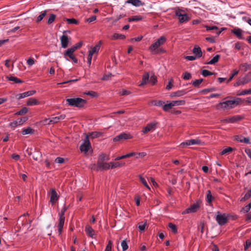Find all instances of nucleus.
Returning <instances> with one entry per match:
<instances>
[{
    "label": "nucleus",
    "instance_id": "obj_15",
    "mask_svg": "<svg viewBox=\"0 0 251 251\" xmlns=\"http://www.w3.org/2000/svg\"><path fill=\"white\" fill-rule=\"evenodd\" d=\"M70 39L67 35L63 34L61 36L60 41L63 48L65 49L68 47Z\"/></svg>",
    "mask_w": 251,
    "mask_h": 251
},
{
    "label": "nucleus",
    "instance_id": "obj_49",
    "mask_svg": "<svg viewBox=\"0 0 251 251\" xmlns=\"http://www.w3.org/2000/svg\"><path fill=\"white\" fill-rule=\"evenodd\" d=\"M55 17L56 16L54 14H50L47 21L48 24H51V23H52L55 20Z\"/></svg>",
    "mask_w": 251,
    "mask_h": 251
},
{
    "label": "nucleus",
    "instance_id": "obj_30",
    "mask_svg": "<svg viewBox=\"0 0 251 251\" xmlns=\"http://www.w3.org/2000/svg\"><path fill=\"white\" fill-rule=\"evenodd\" d=\"M27 105H38L40 103V102L34 98H30L27 101Z\"/></svg>",
    "mask_w": 251,
    "mask_h": 251
},
{
    "label": "nucleus",
    "instance_id": "obj_29",
    "mask_svg": "<svg viewBox=\"0 0 251 251\" xmlns=\"http://www.w3.org/2000/svg\"><path fill=\"white\" fill-rule=\"evenodd\" d=\"M172 107L176 106L183 105L185 104L184 100H174L170 102Z\"/></svg>",
    "mask_w": 251,
    "mask_h": 251
},
{
    "label": "nucleus",
    "instance_id": "obj_62",
    "mask_svg": "<svg viewBox=\"0 0 251 251\" xmlns=\"http://www.w3.org/2000/svg\"><path fill=\"white\" fill-rule=\"evenodd\" d=\"M97 19V17L95 15L91 16V17L87 19L86 21L88 23H91L94 21H95Z\"/></svg>",
    "mask_w": 251,
    "mask_h": 251
},
{
    "label": "nucleus",
    "instance_id": "obj_50",
    "mask_svg": "<svg viewBox=\"0 0 251 251\" xmlns=\"http://www.w3.org/2000/svg\"><path fill=\"white\" fill-rule=\"evenodd\" d=\"M201 74L203 76L206 77L213 74V73L207 70H203L202 71Z\"/></svg>",
    "mask_w": 251,
    "mask_h": 251
},
{
    "label": "nucleus",
    "instance_id": "obj_52",
    "mask_svg": "<svg viewBox=\"0 0 251 251\" xmlns=\"http://www.w3.org/2000/svg\"><path fill=\"white\" fill-rule=\"evenodd\" d=\"M168 226L174 233H176L177 232L176 227L174 224L170 223L168 224Z\"/></svg>",
    "mask_w": 251,
    "mask_h": 251
},
{
    "label": "nucleus",
    "instance_id": "obj_64",
    "mask_svg": "<svg viewBox=\"0 0 251 251\" xmlns=\"http://www.w3.org/2000/svg\"><path fill=\"white\" fill-rule=\"evenodd\" d=\"M55 162L57 163L62 164L64 163V159L63 158L58 157L55 159Z\"/></svg>",
    "mask_w": 251,
    "mask_h": 251
},
{
    "label": "nucleus",
    "instance_id": "obj_24",
    "mask_svg": "<svg viewBox=\"0 0 251 251\" xmlns=\"http://www.w3.org/2000/svg\"><path fill=\"white\" fill-rule=\"evenodd\" d=\"M101 44V41H100L95 47L92 48L91 50H89V53H91L92 55L95 53H98L100 49Z\"/></svg>",
    "mask_w": 251,
    "mask_h": 251
},
{
    "label": "nucleus",
    "instance_id": "obj_59",
    "mask_svg": "<svg viewBox=\"0 0 251 251\" xmlns=\"http://www.w3.org/2000/svg\"><path fill=\"white\" fill-rule=\"evenodd\" d=\"M251 208V202L243 208L244 212H248Z\"/></svg>",
    "mask_w": 251,
    "mask_h": 251
},
{
    "label": "nucleus",
    "instance_id": "obj_55",
    "mask_svg": "<svg viewBox=\"0 0 251 251\" xmlns=\"http://www.w3.org/2000/svg\"><path fill=\"white\" fill-rule=\"evenodd\" d=\"M27 120V118L26 117H22L20 119H17L18 123L19 125H23L24 123H25Z\"/></svg>",
    "mask_w": 251,
    "mask_h": 251
},
{
    "label": "nucleus",
    "instance_id": "obj_18",
    "mask_svg": "<svg viewBox=\"0 0 251 251\" xmlns=\"http://www.w3.org/2000/svg\"><path fill=\"white\" fill-rule=\"evenodd\" d=\"M235 140L241 143H244L250 144L251 143L249 137H244L241 135H236L235 136Z\"/></svg>",
    "mask_w": 251,
    "mask_h": 251
},
{
    "label": "nucleus",
    "instance_id": "obj_34",
    "mask_svg": "<svg viewBox=\"0 0 251 251\" xmlns=\"http://www.w3.org/2000/svg\"><path fill=\"white\" fill-rule=\"evenodd\" d=\"M64 57L67 60H69V59L67 58V56H68L70 58L74 56V52L69 49L64 52Z\"/></svg>",
    "mask_w": 251,
    "mask_h": 251
},
{
    "label": "nucleus",
    "instance_id": "obj_54",
    "mask_svg": "<svg viewBox=\"0 0 251 251\" xmlns=\"http://www.w3.org/2000/svg\"><path fill=\"white\" fill-rule=\"evenodd\" d=\"M108 159V158L106 154H102L99 156L98 161H105V160H107Z\"/></svg>",
    "mask_w": 251,
    "mask_h": 251
},
{
    "label": "nucleus",
    "instance_id": "obj_8",
    "mask_svg": "<svg viewBox=\"0 0 251 251\" xmlns=\"http://www.w3.org/2000/svg\"><path fill=\"white\" fill-rule=\"evenodd\" d=\"M91 148V143L89 140V136H86L83 143L80 147V150L82 152H87Z\"/></svg>",
    "mask_w": 251,
    "mask_h": 251
},
{
    "label": "nucleus",
    "instance_id": "obj_20",
    "mask_svg": "<svg viewBox=\"0 0 251 251\" xmlns=\"http://www.w3.org/2000/svg\"><path fill=\"white\" fill-rule=\"evenodd\" d=\"M242 117L239 115H236L232 117L225 119L224 121L227 123H233L242 119Z\"/></svg>",
    "mask_w": 251,
    "mask_h": 251
},
{
    "label": "nucleus",
    "instance_id": "obj_43",
    "mask_svg": "<svg viewBox=\"0 0 251 251\" xmlns=\"http://www.w3.org/2000/svg\"><path fill=\"white\" fill-rule=\"evenodd\" d=\"M233 150V149L231 147H228L224 149L221 152L222 155H224L226 153H228L231 152Z\"/></svg>",
    "mask_w": 251,
    "mask_h": 251
},
{
    "label": "nucleus",
    "instance_id": "obj_22",
    "mask_svg": "<svg viewBox=\"0 0 251 251\" xmlns=\"http://www.w3.org/2000/svg\"><path fill=\"white\" fill-rule=\"evenodd\" d=\"M193 53L195 54V56L197 58L201 57L202 54L201 48L197 45L195 46L194 49H193Z\"/></svg>",
    "mask_w": 251,
    "mask_h": 251
},
{
    "label": "nucleus",
    "instance_id": "obj_14",
    "mask_svg": "<svg viewBox=\"0 0 251 251\" xmlns=\"http://www.w3.org/2000/svg\"><path fill=\"white\" fill-rule=\"evenodd\" d=\"M59 195L57 194L54 189H51L50 190V202L53 205L58 200Z\"/></svg>",
    "mask_w": 251,
    "mask_h": 251
},
{
    "label": "nucleus",
    "instance_id": "obj_3",
    "mask_svg": "<svg viewBox=\"0 0 251 251\" xmlns=\"http://www.w3.org/2000/svg\"><path fill=\"white\" fill-rule=\"evenodd\" d=\"M175 15L177 17L180 23L188 22L190 20L188 15L185 13L184 10L177 8L175 11Z\"/></svg>",
    "mask_w": 251,
    "mask_h": 251
},
{
    "label": "nucleus",
    "instance_id": "obj_31",
    "mask_svg": "<svg viewBox=\"0 0 251 251\" xmlns=\"http://www.w3.org/2000/svg\"><path fill=\"white\" fill-rule=\"evenodd\" d=\"M239 67L241 69L246 72L248 70H251V64L243 63L240 65Z\"/></svg>",
    "mask_w": 251,
    "mask_h": 251
},
{
    "label": "nucleus",
    "instance_id": "obj_51",
    "mask_svg": "<svg viewBox=\"0 0 251 251\" xmlns=\"http://www.w3.org/2000/svg\"><path fill=\"white\" fill-rule=\"evenodd\" d=\"M121 246L122 247L123 251H126L128 248V246L126 240H123L121 242Z\"/></svg>",
    "mask_w": 251,
    "mask_h": 251
},
{
    "label": "nucleus",
    "instance_id": "obj_21",
    "mask_svg": "<svg viewBox=\"0 0 251 251\" xmlns=\"http://www.w3.org/2000/svg\"><path fill=\"white\" fill-rule=\"evenodd\" d=\"M187 93V91L185 90H178L176 92H172L170 94L171 97H179L185 95Z\"/></svg>",
    "mask_w": 251,
    "mask_h": 251
},
{
    "label": "nucleus",
    "instance_id": "obj_11",
    "mask_svg": "<svg viewBox=\"0 0 251 251\" xmlns=\"http://www.w3.org/2000/svg\"><path fill=\"white\" fill-rule=\"evenodd\" d=\"M216 220L219 225L222 226L225 225L227 221V217L225 214H222L219 212H217Z\"/></svg>",
    "mask_w": 251,
    "mask_h": 251
},
{
    "label": "nucleus",
    "instance_id": "obj_56",
    "mask_svg": "<svg viewBox=\"0 0 251 251\" xmlns=\"http://www.w3.org/2000/svg\"><path fill=\"white\" fill-rule=\"evenodd\" d=\"M18 126H20V125L18 123L17 120H15L12 122H11L9 124L10 127H11V128H15L16 127H17Z\"/></svg>",
    "mask_w": 251,
    "mask_h": 251
},
{
    "label": "nucleus",
    "instance_id": "obj_37",
    "mask_svg": "<svg viewBox=\"0 0 251 251\" xmlns=\"http://www.w3.org/2000/svg\"><path fill=\"white\" fill-rule=\"evenodd\" d=\"M33 130L31 127H28L27 128L24 129L22 131V133L23 135H26V134H32L33 133Z\"/></svg>",
    "mask_w": 251,
    "mask_h": 251
},
{
    "label": "nucleus",
    "instance_id": "obj_5",
    "mask_svg": "<svg viewBox=\"0 0 251 251\" xmlns=\"http://www.w3.org/2000/svg\"><path fill=\"white\" fill-rule=\"evenodd\" d=\"M251 81V72H249L244 76L240 78L234 84V87L243 85Z\"/></svg>",
    "mask_w": 251,
    "mask_h": 251
},
{
    "label": "nucleus",
    "instance_id": "obj_10",
    "mask_svg": "<svg viewBox=\"0 0 251 251\" xmlns=\"http://www.w3.org/2000/svg\"><path fill=\"white\" fill-rule=\"evenodd\" d=\"M201 144V140L199 139H191L186 140L185 142L181 143L180 144V147L181 148H184L186 146L194 145H200Z\"/></svg>",
    "mask_w": 251,
    "mask_h": 251
},
{
    "label": "nucleus",
    "instance_id": "obj_17",
    "mask_svg": "<svg viewBox=\"0 0 251 251\" xmlns=\"http://www.w3.org/2000/svg\"><path fill=\"white\" fill-rule=\"evenodd\" d=\"M231 32L235 35L237 38L240 39H244V37L243 36L244 31L240 28H235L231 30Z\"/></svg>",
    "mask_w": 251,
    "mask_h": 251
},
{
    "label": "nucleus",
    "instance_id": "obj_47",
    "mask_svg": "<svg viewBox=\"0 0 251 251\" xmlns=\"http://www.w3.org/2000/svg\"><path fill=\"white\" fill-rule=\"evenodd\" d=\"M59 122L57 116L53 117L50 120V122H48V125L53 124L57 123Z\"/></svg>",
    "mask_w": 251,
    "mask_h": 251
},
{
    "label": "nucleus",
    "instance_id": "obj_60",
    "mask_svg": "<svg viewBox=\"0 0 251 251\" xmlns=\"http://www.w3.org/2000/svg\"><path fill=\"white\" fill-rule=\"evenodd\" d=\"M191 77V75L188 72H185L183 75V78L185 80H188L190 79Z\"/></svg>",
    "mask_w": 251,
    "mask_h": 251
},
{
    "label": "nucleus",
    "instance_id": "obj_7",
    "mask_svg": "<svg viewBox=\"0 0 251 251\" xmlns=\"http://www.w3.org/2000/svg\"><path fill=\"white\" fill-rule=\"evenodd\" d=\"M66 208H64L63 210H62L61 212L59 213V223L57 226L58 228V232L59 234H61L62 232L63 227L64 225L65 222V216L64 213L66 210Z\"/></svg>",
    "mask_w": 251,
    "mask_h": 251
},
{
    "label": "nucleus",
    "instance_id": "obj_61",
    "mask_svg": "<svg viewBox=\"0 0 251 251\" xmlns=\"http://www.w3.org/2000/svg\"><path fill=\"white\" fill-rule=\"evenodd\" d=\"M251 246V240L248 239L246 241V245L245 246V250H247Z\"/></svg>",
    "mask_w": 251,
    "mask_h": 251
},
{
    "label": "nucleus",
    "instance_id": "obj_9",
    "mask_svg": "<svg viewBox=\"0 0 251 251\" xmlns=\"http://www.w3.org/2000/svg\"><path fill=\"white\" fill-rule=\"evenodd\" d=\"M132 136L126 133H122L120 134L115 136L113 139V142H118L120 141H123L125 140L129 139L132 138Z\"/></svg>",
    "mask_w": 251,
    "mask_h": 251
},
{
    "label": "nucleus",
    "instance_id": "obj_38",
    "mask_svg": "<svg viewBox=\"0 0 251 251\" xmlns=\"http://www.w3.org/2000/svg\"><path fill=\"white\" fill-rule=\"evenodd\" d=\"M126 38L125 35L119 34V33H115L112 37V39L114 40L116 39H124Z\"/></svg>",
    "mask_w": 251,
    "mask_h": 251
},
{
    "label": "nucleus",
    "instance_id": "obj_19",
    "mask_svg": "<svg viewBox=\"0 0 251 251\" xmlns=\"http://www.w3.org/2000/svg\"><path fill=\"white\" fill-rule=\"evenodd\" d=\"M126 3L131 4L136 7L143 6L145 5V3L140 0H127L126 1Z\"/></svg>",
    "mask_w": 251,
    "mask_h": 251
},
{
    "label": "nucleus",
    "instance_id": "obj_25",
    "mask_svg": "<svg viewBox=\"0 0 251 251\" xmlns=\"http://www.w3.org/2000/svg\"><path fill=\"white\" fill-rule=\"evenodd\" d=\"M85 232L91 238H94L95 235V231L92 227L89 226H87L85 227Z\"/></svg>",
    "mask_w": 251,
    "mask_h": 251
},
{
    "label": "nucleus",
    "instance_id": "obj_39",
    "mask_svg": "<svg viewBox=\"0 0 251 251\" xmlns=\"http://www.w3.org/2000/svg\"><path fill=\"white\" fill-rule=\"evenodd\" d=\"M139 179L140 181L142 182V183L148 189H150V187H149V185L147 183V181L146 180L145 178H144L142 176L140 175L139 176Z\"/></svg>",
    "mask_w": 251,
    "mask_h": 251
},
{
    "label": "nucleus",
    "instance_id": "obj_28",
    "mask_svg": "<svg viewBox=\"0 0 251 251\" xmlns=\"http://www.w3.org/2000/svg\"><path fill=\"white\" fill-rule=\"evenodd\" d=\"M214 197L211 194V191L210 190H208L206 192V201L207 203L211 205L213 200H214Z\"/></svg>",
    "mask_w": 251,
    "mask_h": 251
},
{
    "label": "nucleus",
    "instance_id": "obj_63",
    "mask_svg": "<svg viewBox=\"0 0 251 251\" xmlns=\"http://www.w3.org/2000/svg\"><path fill=\"white\" fill-rule=\"evenodd\" d=\"M112 242L109 241L105 250V251H111Z\"/></svg>",
    "mask_w": 251,
    "mask_h": 251
},
{
    "label": "nucleus",
    "instance_id": "obj_42",
    "mask_svg": "<svg viewBox=\"0 0 251 251\" xmlns=\"http://www.w3.org/2000/svg\"><path fill=\"white\" fill-rule=\"evenodd\" d=\"M251 197V189L249 190L245 194V196L241 199V201H245Z\"/></svg>",
    "mask_w": 251,
    "mask_h": 251
},
{
    "label": "nucleus",
    "instance_id": "obj_6",
    "mask_svg": "<svg viewBox=\"0 0 251 251\" xmlns=\"http://www.w3.org/2000/svg\"><path fill=\"white\" fill-rule=\"evenodd\" d=\"M201 203V202L200 201H197L196 202L193 203L189 207L184 210L182 214H186L197 212L200 208Z\"/></svg>",
    "mask_w": 251,
    "mask_h": 251
},
{
    "label": "nucleus",
    "instance_id": "obj_12",
    "mask_svg": "<svg viewBox=\"0 0 251 251\" xmlns=\"http://www.w3.org/2000/svg\"><path fill=\"white\" fill-rule=\"evenodd\" d=\"M110 169V163H107L104 161H98L97 171L106 170Z\"/></svg>",
    "mask_w": 251,
    "mask_h": 251
},
{
    "label": "nucleus",
    "instance_id": "obj_46",
    "mask_svg": "<svg viewBox=\"0 0 251 251\" xmlns=\"http://www.w3.org/2000/svg\"><path fill=\"white\" fill-rule=\"evenodd\" d=\"M163 109L165 111H168L173 107L171 102H169L165 104H163Z\"/></svg>",
    "mask_w": 251,
    "mask_h": 251
},
{
    "label": "nucleus",
    "instance_id": "obj_57",
    "mask_svg": "<svg viewBox=\"0 0 251 251\" xmlns=\"http://www.w3.org/2000/svg\"><path fill=\"white\" fill-rule=\"evenodd\" d=\"M174 82V80L173 78H171L169 80V83L168 85L166 86V89L167 90H170L173 86V83Z\"/></svg>",
    "mask_w": 251,
    "mask_h": 251
},
{
    "label": "nucleus",
    "instance_id": "obj_45",
    "mask_svg": "<svg viewBox=\"0 0 251 251\" xmlns=\"http://www.w3.org/2000/svg\"><path fill=\"white\" fill-rule=\"evenodd\" d=\"M238 73H239L238 70H237L236 69H234L232 73L231 74L229 78L228 79L227 82L230 81L233 79L234 76H235L236 75H237L238 74Z\"/></svg>",
    "mask_w": 251,
    "mask_h": 251
},
{
    "label": "nucleus",
    "instance_id": "obj_33",
    "mask_svg": "<svg viewBox=\"0 0 251 251\" xmlns=\"http://www.w3.org/2000/svg\"><path fill=\"white\" fill-rule=\"evenodd\" d=\"M150 104L155 106H161L163 105L164 102L162 100H153L150 102Z\"/></svg>",
    "mask_w": 251,
    "mask_h": 251
},
{
    "label": "nucleus",
    "instance_id": "obj_4",
    "mask_svg": "<svg viewBox=\"0 0 251 251\" xmlns=\"http://www.w3.org/2000/svg\"><path fill=\"white\" fill-rule=\"evenodd\" d=\"M166 41V38L162 36L152 44L149 48V50L151 53H157V49L161 45H163Z\"/></svg>",
    "mask_w": 251,
    "mask_h": 251
},
{
    "label": "nucleus",
    "instance_id": "obj_36",
    "mask_svg": "<svg viewBox=\"0 0 251 251\" xmlns=\"http://www.w3.org/2000/svg\"><path fill=\"white\" fill-rule=\"evenodd\" d=\"M142 17L139 15L134 16L128 18L129 22L139 21L142 20Z\"/></svg>",
    "mask_w": 251,
    "mask_h": 251
},
{
    "label": "nucleus",
    "instance_id": "obj_13",
    "mask_svg": "<svg viewBox=\"0 0 251 251\" xmlns=\"http://www.w3.org/2000/svg\"><path fill=\"white\" fill-rule=\"evenodd\" d=\"M156 125L157 123L155 122H153L151 123L148 124L146 126H145L142 132L144 133H147L150 131H153L156 128Z\"/></svg>",
    "mask_w": 251,
    "mask_h": 251
},
{
    "label": "nucleus",
    "instance_id": "obj_40",
    "mask_svg": "<svg viewBox=\"0 0 251 251\" xmlns=\"http://www.w3.org/2000/svg\"><path fill=\"white\" fill-rule=\"evenodd\" d=\"M7 78L9 80L14 81L16 83L22 82V81L21 80L14 76H11L9 77H7Z\"/></svg>",
    "mask_w": 251,
    "mask_h": 251
},
{
    "label": "nucleus",
    "instance_id": "obj_1",
    "mask_svg": "<svg viewBox=\"0 0 251 251\" xmlns=\"http://www.w3.org/2000/svg\"><path fill=\"white\" fill-rule=\"evenodd\" d=\"M240 100V98H237L232 100L221 102L217 105V108L223 110L232 109L239 104Z\"/></svg>",
    "mask_w": 251,
    "mask_h": 251
},
{
    "label": "nucleus",
    "instance_id": "obj_23",
    "mask_svg": "<svg viewBox=\"0 0 251 251\" xmlns=\"http://www.w3.org/2000/svg\"><path fill=\"white\" fill-rule=\"evenodd\" d=\"M103 133L99 131H94L89 133L86 136H89V138L95 139L102 136Z\"/></svg>",
    "mask_w": 251,
    "mask_h": 251
},
{
    "label": "nucleus",
    "instance_id": "obj_35",
    "mask_svg": "<svg viewBox=\"0 0 251 251\" xmlns=\"http://www.w3.org/2000/svg\"><path fill=\"white\" fill-rule=\"evenodd\" d=\"M220 57V55L219 54H217L210 61L208 62L206 64H214L219 61Z\"/></svg>",
    "mask_w": 251,
    "mask_h": 251
},
{
    "label": "nucleus",
    "instance_id": "obj_16",
    "mask_svg": "<svg viewBox=\"0 0 251 251\" xmlns=\"http://www.w3.org/2000/svg\"><path fill=\"white\" fill-rule=\"evenodd\" d=\"M35 93H36L35 90L28 91L27 92H25L23 93H21V94L17 95V98L18 100H20V99L25 98V97H28L30 96H32Z\"/></svg>",
    "mask_w": 251,
    "mask_h": 251
},
{
    "label": "nucleus",
    "instance_id": "obj_26",
    "mask_svg": "<svg viewBox=\"0 0 251 251\" xmlns=\"http://www.w3.org/2000/svg\"><path fill=\"white\" fill-rule=\"evenodd\" d=\"M110 169H113V168H117V167H120L124 166V165H125V162H110Z\"/></svg>",
    "mask_w": 251,
    "mask_h": 251
},
{
    "label": "nucleus",
    "instance_id": "obj_27",
    "mask_svg": "<svg viewBox=\"0 0 251 251\" xmlns=\"http://www.w3.org/2000/svg\"><path fill=\"white\" fill-rule=\"evenodd\" d=\"M149 80V75L148 73L145 74L142 77V82L139 85V86H143L145 85Z\"/></svg>",
    "mask_w": 251,
    "mask_h": 251
},
{
    "label": "nucleus",
    "instance_id": "obj_41",
    "mask_svg": "<svg viewBox=\"0 0 251 251\" xmlns=\"http://www.w3.org/2000/svg\"><path fill=\"white\" fill-rule=\"evenodd\" d=\"M28 111V108L25 107H23L22 109H21L20 111L17 112L16 114L18 115H23L25 114H26Z\"/></svg>",
    "mask_w": 251,
    "mask_h": 251
},
{
    "label": "nucleus",
    "instance_id": "obj_58",
    "mask_svg": "<svg viewBox=\"0 0 251 251\" xmlns=\"http://www.w3.org/2000/svg\"><path fill=\"white\" fill-rule=\"evenodd\" d=\"M66 21L69 24H78V21L74 18L66 19Z\"/></svg>",
    "mask_w": 251,
    "mask_h": 251
},
{
    "label": "nucleus",
    "instance_id": "obj_44",
    "mask_svg": "<svg viewBox=\"0 0 251 251\" xmlns=\"http://www.w3.org/2000/svg\"><path fill=\"white\" fill-rule=\"evenodd\" d=\"M146 226V223L142 222L139 224L138 228L140 231H143L145 229Z\"/></svg>",
    "mask_w": 251,
    "mask_h": 251
},
{
    "label": "nucleus",
    "instance_id": "obj_2",
    "mask_svg": "<svg viewBox=\"0 0 251 251\" xmlns=\"http://www.w3.org/2000/svg\"><path fill=\"white\" fill-rule=\"evenodd\" d=\"M66 101L70 106L77 107H83L86 103V100L79 98L67 99Z\"/></svg>",
    "mask_w": 251,
    "mask_h": 251
},
{
    "label": "nucleus",
    "instance_id": "obj_48",
    "mask_svg": "<svg viewBox=\"0 0 251 251\" xmlns=\"http://www.w3.org/2000/svg\"><path fill=\"white\" fill-rule=\"evenodd\" d=\"M250 94H251V89L243 90L240 93L238 94V95L243 96Z\"/></svg>",
    "mask_w": 251,
    "mask_h": 251
},
{
    "label": "nucleus",
    "instance_id": "obj_32",
    "mask_svg": "<svg viewBox=\"0 0 251 251\" xmlns=\"http://www.w3.org/2000/svg\"><path fill=\"white\" fill-rule=\"evenodd\" d=\"M47 11L46 10H44L41 12L40 15H39L36 19V22L39 23L47 15Z\"/></svg>",
    "mask_w": 251,
    "mask_h": 251
},
{
    "label": "nucleus",
    "instance_id": "obj_53",
    "mask_svg": "<svg viewBox=\"0 0 251 251\" xmlns=\"http://www.w3.org/2000/svg\"><path fill=\"white\" fill-rule=\"evenodd\" d=\"M202 81V79H196L192 82V84L195 87H198Z\"/></svg>",
    "mask_w": 251,
    "mask_h": 251
}]
</instances>
